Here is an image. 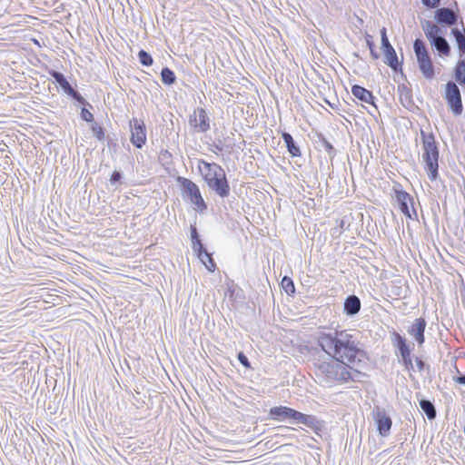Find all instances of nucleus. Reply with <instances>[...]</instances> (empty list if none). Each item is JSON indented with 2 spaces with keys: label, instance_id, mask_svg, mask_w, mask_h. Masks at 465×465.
Here are the masks:
<instances>
[{
  "label": "nucleus",
  "instance_id": "obj_20",
  "mask_svg": "<svg viewBox=\"0 0 465 465\" xmlns=\"http://www.w3.org/2000/svg\"><path fill=\"white\" fill-rule=\"evenodd\" d=\"M48 74L54 79V83L68 97L76 90L73 85L68 82L65 75L57 70L49 69Z\"/></svg>",
  "mask_w": 465,
  "mask_h": 465
},
{
  "label": "nucleus",
  "instance_id": "obj_15",
  "mask_svg": "<svg viewBox=\"0 0 465 465\" xmlns=\"http://www.w3.org/2000/svg\"><path fill=\"white\" fill-rule=\"evenodd\" d=\"M295 424H303L312 430L316 434H319L324 427L323 420H319L314 415L305 414L301 411H298Z\"/></svg>",
  "mask_w": 465,
  "mask_h": 465
},
{
  "label": "nucleus",
  "instance_id": "obj_37",
  "mask_svg": "<svg viewBox=\"0 0 465 465\" xmlns=\"http://www.w3.org/2000/svg\"><path fill=\"white\" fill-rule=\"evenodd\" d=\"M69 97L81 107H89L90 109L94 108L93 105L77 90H75Z\"/></svg>",
  "mask_w": 465,
  "mask_h": 465
},
{
  "label": "nucleus",
  "instance_id": "obj_42",
  "mask_svg": "<svg viewBox=\"0 0 465 465\" xmlns=\"http://www.w3.org/2000/svg\"><path fill=\"white\" fill-rule=\"evenodd\" d=\"M237 360L246 369L252 368L251 361H249L248 357L246 356V354L243 351H239L237 353Z\"/></svg>",
  "mask_w": 465,
  "mask_h": 465
},
{
  "label": "nucleus",
  "instance_id": "obj_35",
  "mask_svg": "<svg viewBox=\"0 0 465 465\" xmlns=\"http://www.w3.org/2000/svg\"><path fill=\"white\" fill-rule=\"evenodd\" d=\"M139 63L143 66H151L153 64V58L150 53L141 49L137 54Z\"/></svg>",
  "mask_w": 465,
  "mask_h": 465
},
{
  "label": "nucleus",
  "instance_id": "obj_49",
  "mask_svg": "<svg viewBox=\"0 0 465 465\" xmlns=\"http://www.w3.org/2000/svg\"><path fill=\"white\" fill-rule=\"evenodd\" d=\"M364 38H365L366 45L369 49L376 47L375 43L372 38V35H371L368 33H365Z\"/></svg>",
  "mask_w": 465,
  "mask_h": 465
},
{
  "label": "nucleus",
  "instance_id": "obj_18",
  "mask_svg": "<svg viewBox=\"0 0 465 465\" xmlns=\"http://www.w3.org/2000/svg\"><path fill=\"white\" fill-rule=\"evenodd\" d=\"M190 240L192 243V249L196 257L206 256V247L203 244L201 235L196 228L195 224L190 226Z\"/></svg>",
  "mask_w": 465,
  "mask_h": 465
},
{
  "label": "nucleus",
  "instance_id": "obj_44",
  "mask_svg": "<svg viewBox=\"0 0 465 465\" xmlns=\"http://www.w3.org/2000/svg\"><path fill=\"white\" fill-rule=\"evenodd\" d=\"M106 145L110 150H113L114 153L117 152L119 145L117 143V139L113 138L110 135L105 136Z\"/></svg>",
  "mask_w": 465,
  "mask_h": 465
},
{
  "label": "nucleus",
  "instance_id": "obj_29",
  "mask_svg": "<svg viewBox=\"0 0 465 465\" xmlns=\"http://www.w3.org/2000/svg\"><path fill=\"white\" fill-rule=\"evenodd\" d=\"M431 47L438 52L440 56H449L450 54L451 48L445 36L438 40L436 45H431Z\"/></svg>",
  "mask_w": 465,
  "mask_h": 465
},
{
  "label": "nucleus",
  "instance_id": "obj_52",
  "mask_svg": "<svg viewBox=\"0 0 465 465\" xmlns=\"http://www.w3.org/2000/svg\"><path fill=\"white\" fill-rule=\"evenodd\" d=\"M161 156L163 157V159H171L172 158V154L168 150H162Z\"/></svg>",
  "mask_w": 465,
  "mask_h": 465
},
{
  "label": "nucleus",
  "instance_id": "obj_28",
  "mask_svg": "<svg viewBox=\"0 0 465 465\" xmlns=\"http://www.w3.org/2000/svg\"><path fill=\"white\" fill-rule=\"evenodd\" d=\"M421 411L430 420H432L437 416L436 408L432 401L428 399H421L419 402Z\"/></svg>",
  "mask_w": 465,
  "mask_h": 465
},
{
  "label": "nucleus",
  "instance_id": "obj_46",
  "mask_svg": "<svg viewBox=\"0 0 465 465\" xmlns=\"http://www.w3.org/2000/svg\"><path fill=\"white\" fill-rule=\"evenodd\" d=\"M198 122V114L196 113V108L193 110V114L189 115L188 123L193 131L195 132V128L197 126Z\"/></svg>",
  "mask_w": 465,
  "mask_h": 465
},
{
  "label": "nucleus",
  "instance_id": "obj_16",
  "mask_svg": "<svg viewBox=\"0 0 465 465\" xmlns=\"http://www.w3.org/2000/svg\"><path fill=\"white\" fill-rule=\"evenodd\" d=\"M421 27L430 45H436V42L444 36L442 30L431 21L422 20Z\"/></svg>",
  "mask_w": 465,
  "mask_h": 465
},
{
  "label": "nucleus",
  "instance_id": "obj_7",
  "mask_svg": "<svg viewBox=\"0 0 465 465\" xmlns=\"http://www.w3.org/2000/svg\"><path fill=\"white\" fill-rule=\"evenodd\" d=\"M413 51L417 59L418 67L423 77L428 80L433 79L435 76V66L425 41L421 38H416L413 42Z\"/></svg>",
  "mask_w": 465,
  "mask_h": 465
},
{
  "label": "nucleus",
  "instance_id": "obj_38",
  "mask_svg": "<svg viewBox=\"0 0 465 465\" xmlns=\"http://www.w3.org/2000/svg\"><path fill=\"white\" fill-rule=\"evenodd\" d=\"M69 97L81 107H89L90 109L94 108L93 105L77 90H75Z\"/></svg>",
  "mask_w": 465,
  "mask_h": 465
},
{
  "label": "nucleus",
  "instance_id": "obj_23",
  "mask_svg": "<svg viewBox=\"0 0 465 465\" xmlns=\"http://www.w3.org/2000/svg\"><path fill=\"white\" fill-rule=\"evenodd\" d=\"M351 94L362 103L375 105L376 97L372 92L360 84H353L351 89Z\"/></svg>",
  "mask_w": 465,
  "mask_h": 465
},
{
  "label": "nucleus",
  "instance_id": "obj_9",
  "mask_svg": "<svg viewBox=\"0 0 465 465\" xmlns=\"http://www.w3.org/2000/svg\"><path fill=\"white\" fill-rule=\"evenodd\" d=\"M444 98L454 115H460L462 114L463 105L460 91L454 82L449 81L445 84Z\"/></svg>",
  "mask_w": 465,
  "mask_h": 465
},
{
  "label": "nucleus",
  "instance_id": "obj_26",
  "mask_svg": "<svg viewBox=\"0 0 465 465\" xmlns=\"http://www.w3.org/2000/svg\"><path fill=\"white\" fill-rule=\"evenodd\" d=\"M314 142L318 148L324 150L331 159L336 155V149L322 133H316Z\"/></svg>",
  "mask_w": 465,
  "mask_h": 465
},
{
  "label": "nucleus",
  "instance_id": "obj_13",
  "mask_svg": "<svg viewBox=\"0 0 465 465\" xmlns=\"http://www.w3.org/2000/svg\"><path fill=\"white\" fill-rule=\"evenodd\" d=\"M426 326V320L423 317H419L407 329L408 334L413 338L419 348L425 343Z\"/></svg>",
  "mask_w": 465,
  "mask_h": 465
},
{
  "label": "nucleus",
  "instance_id": "obj_19",
  "mask_svg": "<svg viewBox=\"0 0 465 465\" xmlns=\"http://www.w3.org/2000/svg\"><path fill=\"white\" fill-rule=\"evenodd\" d=\"M190 240L192 243V249L196 257L206 256V247L203 244L201 235L196 228L195 224L190 226Z\"/></svg>",
  "mask_w": 465,
  "mask_h": 465
},
{
  "label": "nucleus",
  "instance_id": "obj_6",
  "mask_svg": "<svg viewBox=\"0 0 465 465\" xmlns=\"http://www.w3.org/2000/svg\"><path fill=\"white\" fill-rule=\"evenodd\" d=\"M176 182L180 186L183 198L189 200L195 206L196 211L203 213L207 210L208 205L201 193L199 186L194 182L183 176H177Z\"/></svg>",
  "mask_w": 465,
  "mask_h": 465
},
{
  "label": "nucleus",
  "instance_id": "obj_5",
  "mask_svg": "<svg viewBox=\"0 0 465 465\" xmlns=\"http://www.w3.org/2000/svg\"><path fill=\"white\" fill-rule=\"evenodd\" d=\"M391 344L396 350V354L400 356V363L403 366L404 370L411 372L414 371V365L412 363L411 353L414 350L415 344L408 341L405 336L401 335L396 331L391 333Z\"/></svg>",
  "mask_w": 465,
  "mask_h": 465
},
{
  "label": "nucleus",
  "instance_id": "obj_10",
  "mask_svg": "<svg viewBox=\"0 0 465 465\" xmlns=\"http://www.w3.org/2000/svg\"><path fill=\"white\" fill-rule=\"evenodd\" d=\"M130 142L137 149H142L147 141V131L144 122L142 119L133 117L129 121Z\"/></svg>",
  "mask_w": 465,
  "mask_h": 465
},
{
  "label": "nucleus",
  "instance_id": "obj_31",
  "mask_svg": "<svg viewBox=\"0 0 465 465\" xmlns=\"http://www.w3.org/2000/svg\"><path fill=\"white\" fill-rule=\"evenodd\" d=\"M281 288L285 292V293L289 296H294L296 292L295 285L293 280L285 275L282 278L281 281Z\"/></svg>",
  "mask_w": 465,
  "mask_h": 465
},
{
  "label": "nucleus",
  "instance_id": "obj_39",
  "mask_svg": "<svg viewBox=\"0 0 465 465\" xmlns=\"http://www.w3.org/2000/svg\"><path fill=\"white\" fill-rule=\"evenodd\" d=\"M124 173L121 170H114L109 179V183L112 186H118L124 183Z\"/></svg>",
  "mask_w": 465,
  "mask_h": 465
},
{
  "label": "nucleus",
  "instance_id": "obj_11",
  "mask_svg": "<svg viewBox=\"0 0 465 465\" xmlns=\"http://www.w3.org/2000/svg\"><path fill=\"white\" fill-rule=\"evenodd\" d=\"M372 417L381 437H388L392 427V420L386 411L380 406H375L372 410Z\"/></svg>",
  "mask_w": 465,
  "mask_h": 465
},
{
  "label": "nucleus",
  "instance_id": "obj_41",
  "mask_svg": "<svg viewBox=\"0 0 465 465\" xmlns=\"http://www.w3.org/2000/svg\"><path fill=\"white\" fill-rule=\"evenodd\" d=\"M89 107H81V112H80V118L88 123V124H91L93 123L94 120V114L89 111L88 109Z\"/></svg>",
  "mask_w": 465,
  "mask_h": 465
},
{
  "label": "nucleus",
  "instance_id": "obj_2",
  "mask_svg": "<svg viewBox=\"0 0 465 465\" xmlns=\"http://www.w3.org/2000/svg\"><path fill=\"white\" fill-rule=\"evenodd\" d=\"M198 169L208 189L222 200L231 194V186L224 169L216 163L199 160Z\"/></svg>",
  "mask_w": 465,
  "mask_h": 465
},
{
  "label": "nucleus",
  "instance_id": "obj_30",
  "mask_svg": "<svg viewBox=\"0 0 465 465\" xmlns=\"http://www.w3.org/2000/svg\"><path fill=\"white\" fill-rule=\"evenodd\" d=\"M160 75L162 83L165 85L170 86L176 82V75L174 72L168 66H164L162 68Z\"/></svg>",
  "mask_w": 465,
  "mask_h": 465
},
{
  "label": "nucleus",
  "instance_id": "obj_32",
  "mask_svg": "<svg viewBox=\"0 0 465 465\" xmlns=\"http://www.w3.org/2000/svg\"><path fill=\"white\" fill-rule=\"evenodd\" d=\"M454 76L460 84L465 83V58L459 60L454 70Z\"/></svg>",
  "mask_w": 465,
  "mask_h": 465
},
{
  "label": "nucleus",
  "instance_id": "obj_12",
  "mask_svg": "<svg viewBox=\"0 0 465 465\" xmlns=\"http://www.w3.org/2000/svg\"><path fill=\"white\" fill-rule=\"evenodd\" d=\"M298 411H296L295 409L288 406H274L269 410L267 419L279 422L288 421L290 423L295 424Z\"/></svg>",
  "mask_w": 465,
  "mask_h": 465
},
{
  "label": "nucleus",
  "instance_id": "obj_33",
  "mask_svg": "<svg viewBox=\"0 0 465 465\" xmlns=\"http://www.w3.org/2000/svg\"><path fill=\"white\" fill-rule=\"evenodd\" d=\"M90 130L93 135L99 141L103 142L105 140V128L97 122L94 121L91 123Z\"/></svg>",
  "mask_w": 465,
  "mask_h": 465
},
{
  "label": "nucleus",
  "instance_id": "obj_21",
  "mask_svg": "<svg viewBox=\"0 0 465 465\" xmlns=\"http://www.w3.org/2000/svg\"><path fill=\"white\" fill-rule=\"evenodd\" d=\"M361 308L360 298L355 294L348 295L343 302V313L346 316L353 317L358 314Z\"/></svg>",
  "mask_w": 465,
  "mask_h": 465
},
{
  "label": "nucleus",
  "instance_id": "obj_53",
  "mask_svg": "<svg viewBox=\"0 0 465 465\" xmlns=\"http://www.w3.org/2000/svg\"><path fill=\"white\" fill-rule=\"evenodd\" d=\"M324 102L328 104L331 108H334V105L331 103H330L329 100H327L326 98H324Z\"/></svg>",
  "mask_w": 465,
  "mask_h": 465
},
{
  "label": "nucleus",
  "instance_id": "obj_48",
  "mask_svg": "<svg viewBox=\"0 0 465 465\" xmlns=\"http://www.w3.org/2000/svg\"><path fill=\"white\" fill-rule=\"evenodd\" d=\"M239 292H242L241 289L239 291H236V288L234 287L233 283L230 286H228L227 292L229 294V298L231 300H236L239 296Z\"/></svg>",
  "mask_w": 465,
  "mask_h": 465
},
{
  "label": "nucleus",
  "instance_id": "obj_25",
  "mask_svg": "<svg viewBox=\"0 0 465 465\" xmlns=\"http://www.w3.org/2000/svg\"><path fill=\"white\" fill-rule=\"evenodd\" d=\"M196 113L198 114V122L195 128V133H206L210 130V117L206 110L203 107H197Z\"/></svg>",
  "mask_w": 465,
  "mask_h": 465
},
{
  "label": "nucleus",
  "instance_id": "obj_45",
  "mask_svg": "<svg viewBox=\"0 0 465 465\" xmlns=\"http://www.w3.org/2000/svg\"><path fill=\"white\" fill-rule=\"evenodd\" d=\"M454 382L465 386V373H462L456 367V375L452 377Z\"/></svg>",
  "mask_w": 465,
  "mask_h": 465
},
{
  "label": "nucleus",
  "instance_id": "obj_3",
  "mask_svg": "<svg viewBox=\"0 0 465 465\" xmlns=\"http://www.w3.org/2000/svg\"><path fill=\"white\" fill-rule=\"evenodd\" d=\"M420 140L422 145V162L428 178L434 182L439 178V143L432 132L427 133L420 129Z\"/></svg>",
  "mask_w": 465,
  "mask_h": 465
},
{
  "label": "nucleus",
  "instance_id": "obj_54",
  "mask_svg": "<svg viewBox=\"0 0 465 465\" xmlns=\"http://www.w3.org/2000/svg\"><path fill=\"white\" fill-rule=\"evenodd\" d=\"M354 56H356L357 58H360V55L357 53H354Z\"/></svg>",
  "mask_w": 465,
  "mask_h": 465
},
{
  "label": "nucleus",
  "instance_id": "obj_34",
  "mask_svg": "<svg viewBox=\"0 0 465 465\" xmlns=\"http://www.w3.org/2000/svg\"><path fill=\"white\" fill-rule=\"evenodd\" d=\"M201 262L203 264H204L205 268L211 272H213L217 266H216V262H214L213 260V253L209 252L207 250H206V256H200V257H197Z\"/></svg>",
  "mask_w": 465,
  "mask_h": 465
},
{
  "label": "nucleus",
  "instance_id": "obj_43",
  "mask_svg": "<svg viewBox=\"0 0 465 465\" xmlns=\"http://www.w3.org/2000/svg\"><path fill=\"white\" fill-rule=\"evenodd\" d=\"M414 360L419 371H430V364L423 361L421 357L416 356Z\"/></svg>",
  "mask_w": 465,
  "mask_h": 465
},
{
  "label": "nucleus",
  "instance_id": "obj_22",
  "mask_svg": "<svg viewBox=\"0 0 465 465\" xmlns=\"http://www.w3.org/2000/svg\"><path fill=\"white\" fill-rule=\"evenodd\" d=\"M398 94L401 104L406 108L407 110L413 112L416 105L412 99V92L407 85L404 84L398 85Z\"/></svg>",
  "mask_w": 465,
  "mask_h": 465
},
{
  "label": "nucleus",
  "instance_id": "obj_27",
  "mask_svg": "<svg viewBox=\"0 0 465 465\" xmlns=\"http://www.w3.org/2000/svg\"><path fill=\"white\" fill-rule=\"evenodd\" d=\"M451 35H453L457 47L459 49L460 56L465 57V28L462 25V30L458 27L451 29Z\"/></svg>",
  "mask_w": 465,
  "mask_h": 465
},
{
  "label": "nucleus",
  "instance_id": "obj_47",
  "mask_svg": "<svg viewBox=\"0 0 465 465\" xmlns=\"http://www.w3.org/2000/svg\"><path fill=\"white\" fill-rule=\"evenodd\" d=\"M421 4L428 9L437 8L440 0H421Z\"/></svg>",
  "mask_w": 465,
  "mask_h": 465
},
{
  "label": "nucleus",
  "instance_id": "obj_8",
  "mask_svg": "<svg viewBox=\"0 0 465 465\" xmlns=\"http://www.w3.org/2000/svg\"><path fill=\"white\" fill-rule=\"evenodd\" d=\"M395 199L400 211L411 220H418V213L414 207V198L401 188L394 189Z\"/></svg>",
  "mask_w": 465,
  "mask_h": 465
},
{
  "label": "nucleus",
  "instance_id": "obj_24",
  "mask_svg": "<svg viewBox=\"0 0 465 465\" xmlns=\"http://www.w3.org/2000/svg\"><path fill=\"white\" fill-rule=\"evenodd\" d=\"M282 138L285 143L286 149L292 157L302 156L300 146L293 139L292 135L288 132H282Z\"/></svg>",
  "mask_w": 465,
  "mask_h": 465
},
{
  "label": "nucleus",
  "instance_id": "obj_36",
  "mask_svg": "<svg viewBox=\"0 0 465 465\" xmlns=\"http://www.w3.org/2000/svg\"><path fill=\"white\" fill-rule=\"evenodd\" d=\"M69 97L81 107H89L90 109L94 108L93 105L77 90H75Z\"/></svg>",
  "mask_w": 465,
  "mask_h": 465
},
{
  "label": "nucleus",
  "instance_id": "obj_17",
  "mask_svg": "<svg viewBox=\"0 0 465 465\" xmlns=\"http://www.w3.org/2000/svg\"><path fill=\"white\" fill-rule=\"evenodd\" d=\"M383 53V63L387 64L393 72H402L403 61H399L397 53L393 46L384 48L381 50Z\"/></svg>",
  "mask_w": 465,
  "mask_h": 465
},
{
  "label": "nucleus",
  "instance_id": "obj_1",
  "mask_svg": "<svg viewBox=\"0 0 465 465\" xmlns=\"http://www.w3.org/2000/svg\"><path fill=\"white\" fill-rule=\"evenodd\" d=\"M317 344L332 359L330 362L362 367L370 361L369 353L363 349L359 336L347 330L320 331L317 334Z\"/></svg>",
  "mask_w": 465,
  "mask_h": 465
},
{
  "label": "nucleus",
  "instance_id": "obj_51",
  "mask_svg": "<svg viewBox=\"0 0 465 465\" xmlns=\"http://www.w3.org/2000/svg\"><path fill=\"white\" fill-rule=\"evenodd\" d=\"M369 50H370V54L373 60H378L380 58V54L376 51V47L371 48Z\"/></svg>",
  "mask_w": 465,
  "mask_h": 465
},
{
  "label": "nucleus",
  "instance_id": "obj_4",
  "mask_svg": "<svg viewBox=\"0 0 465 465\" xmlns=\"http://www.w3.org/2000/svg\"><path fill=\"white\" fill-rule=\"evenodd\" d=\"M318 371L328 381L340 383L361 382L366 377L364 372L353 369L350 364L335 362H320L317 364Z\"/></svg>",
  "mask_w": 465,
  "mask_h": 465
},
{
  "label": "nucleus",
  "instance_id": "obj_14",
  "mask_svg": "<svg viewBox=\"0 0 465 465\" xmlns=\"http://www.w3.org/2000/svg\"><path fill=\"white\" fill-rule=\"evenodd\" d=\"M435 22L445 27L453 26L458 24V16L449 7L437 8L434 15Z\"/></svg>",
  "mask_w": 465,
  "mask_h": 465
},
{
  "label": "nucleus",
  "instance_id": "obj_40",
  "mask_svg": "<svg viewBox=\"0 0 465 465\" xmlns=\"http://www.w3.org/2000/svg\"><path fill=\"white\" fill-rule=\"evenodd\" d=\"M380 35H381V50L392 46V45L391 44V42L389 40L386 27L381 28Z\"/></svg>",
  "mask_w": 465,
  "mask_h": 465
},
{
  "label": "nucleus",
  "instance_id": "obj_50",
  "mask_svg": "<svg viewBox=\"0 0 465 465\" xmlns=\"http://www.w3.org/2000/svg\"><path fill=\"white\" fill-rule=\"evenodd\" d=\"M213 146L214 147L213 152L216 154H219L220 153H223V142L221 140H218L217 142H213Z\"/></svg>",
  "mask_w": 465,
  "mask_h": 465
}]
</instances>
